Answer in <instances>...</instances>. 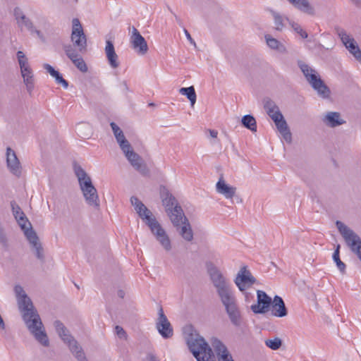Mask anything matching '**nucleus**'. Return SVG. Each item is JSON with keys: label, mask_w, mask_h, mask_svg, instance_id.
Wrapping results in <instances>:
<instances>
[{"label": "nucleus", "mask_w": 361, "mask_h": 361, "mask_svg": "<svg viewBox=\"0 0 361 361\" xmlns=\"http://www.w3.org/2000/svg\"><path fill=\"white\" fill-rule=\"evenodd\" d=\"M147 360L148 361H159L153 354L147 355Z\"/></svg>", "instance_id": "obj_49"}, {"label": "nucleus", "mask_w": 361, "mask_h": 361, "mask_svg": "<svg viewBox=\"0 0 361 361\" xmlns=\"http://www.w3.org/2000/svg\"><path fill=\"white\" fill-rule=\"evenodd\" d=\"M160 192L163 205L165 207L173 225L177 228H180L179 233L184 240L192 241L193 239L192 230L176 199L165 187H162Z\"/></svg>", "instance_id": "obj_2"}, {"label": "nucleus", "mask_w": 361, "mask_h": 361, "mask_svg": "<svg viewBox=\"0 0 361 361\" xmlns=\"http://www.w3.org/2000/svg\"><path fill=\"white\" fill-rule=\"evenodd\" d=\"M54 327L64 343H67L70 351L78 360V361H88L85 354L78 341L69 334L68 330L62 322L56 320L54 323Z\"/></svg>", "instance_id": "obj_9"}, {"label": "nucleus", "mask_w": 361, "mask_h": 361, "mask_svg": "<svg viewBox=\"0 0 361 361\" xmlns=\"http://www.w3.org/2000/svg\"><path fill=\"white\" fill-rule=\"evenodd\" d=\"M242 125L252 132L257 131V122L253 116L247 114L244 116L241 120Z\"/></svg>", "instance_id": "obj_31"}, {"label": "nucleus", "mask_w": 361, "mask_h": 361, "mask_svg": "<svg viewBox=\"0 0 361 361\" xmlns=\"http://www.w3.org/2000/svg\"><path fill=\"white\" fill-rule=\"evenodd\" d=\"M350 40H355L353 38H350ZM351 41L349 40L348 44H350Z\"/></svg>", "instance_id": "obj_54"}, {"label": "nucleus", "mask_w": 361, "mask_h": 361, "mask_svg": "<svg viewBox=\"0 0 361 361\" xmlns=\"http://www.w3.org/2000/svg\"><path fill=\"white\" fill-rule=\"evenodd\" d=\"M104 51L110 66L112 68H117L120 65L118 61V56L115 51L114 44L111 40L106 41V47Z\"/></svg>", "instance_id": "obj_24"}, {"label": "nucleus", "mask_w": 361, "mask_h": 361, "mask_svg": "<svg viewBox=\"0 0 361 361\" xmlns=\"http://www.w3.org/2000/svg\"><path fill=\"white\" fill-rule=\"evenodd\" d=\"M20 24H18L20 26L23 25L28 30H32L33 28V24L32 21L25 16H20Z\"/></svg>", "instance_id": "obj_40"}, {"label": "nucleus", "mask_w": 361, "mask_h": 361, "mask_svg": "<svg viewBox=\"0 0 361 361\" xmlns=\"http://www.w3.org/2000/svg\"><path fill=\"white\" fill-rule=\"evenodd\" d=\"M338 35L345 46H346L348 44L349 40L350 41L351 37L347 34V32L344 30H341L338 32Z\"/></svg>", "instance_id": "obj_41"}, {"label": "nucleus", "mask_w": 361, "mask_h": 361, "mask_svg": "<svg viewBox=\"0 0 361 361\" xmlns=\"http://www.w3.org/2000/svg\"><path fill=\"white\" fill-rule=\"evenodd\" d=\"M276 49L281 53L286 54L288 52L286 47L281 43L279 44V46L276 48Z\"/></svg>", "instance_id": "obj_47"}, {"label": "nucleus", "mask_w": 361, "mask_h": 361, "mask_svg": "<svg viewBox=\"0 0 361 361\" xmlns=\"http://www.w3.org/2000/svg\"><path fill=\"white\" fill-rule=\"evenodd\" d=\"M216 192L227 199H231L236 192V188L228 185L221 175L216 185Z\"/></svg>", "instance_id": "obj_23"}, {"label": "nucleus", "mask_w": 361, "mask_h": 361, "mask_svg": "<svg viewBox=\"0 0 361 361\" xmlns=\"http://www.w3.org/2000/svg\"><path fill=\"white\" fill-rule=\"evenodd\" d=\"M18 309L26 326L35 339L42 345H49V338L44 329L40 317L35 308L31 299L27 296L23 288L20 285L14 287Z\"/></svg>", "instance_id": "obj_1"}, {"label": "nucleus", "mask_w": 361, "mask_h": 361, "mask_svg": "<svg viewBox=\"0 0 361 361\" xmlns=\"http://www.w3.org/2000/svg\"><path fill=\"white\" fill-rule=\"evenodd\" d=\"M71 61L81 72L85 73L87 71V66L81 56L71 59Z\"/></svg>", "instance_id": "obj_36"}, {"label": "nucleus", "mask_w": 361, "mask_h": 361, "mask_svg": "<svg viewBox=\"0 0 361 361\" xmlns=\"http://www.w3.org/2000/svg\"><path fill=\"white\" fill-rule=\"evenodd\" d=\"M17 57L18 60V63L20 65L21 72L27 71V68H29V64L27 63V60L25 57V55L22 51H18L17 52Z\"/></svg>", "instance_id": "obj_34"}, {"label": "nucleus", "mask_w": 361, "mask_h": 361, "mask_svg": "<svg viewBox=\"0 0 361 361\" xmlns=\"http://www.w3.org/2000/svg\"><path fill=\"white\" fill-rule=\"evenodd\" d=\"M323 123L329 128H336L345 123L339 112L328 111L322 118Z\"/></svg>", "instance_id": "obj_21"}, {"label": "nucleus", "mask_w": 361, "mask_h": 361, "mask_svg": "<svg viewBox=\"0 0 361 361\" xmlns=\"http://www.w3.org/2000/svg\"><path fill=\"white\" fill-rule=\"evenodd\" d=\"M115 331H116V334H117V336L120 338H126L127 335H126V332L124 331V329L120 326H116L115 327Z\"/></svg>", "instance_id": "obj_43"}, {"label": "nucleus", "mask_w": 361, "mask_h": 361, "mask_svg": "<svg viewBox=\"0 0 361 361\" xmlns=\"http://www.w3.org/2000/svg\"><path fill=\"white\" fill-rule=\"evenodd\" d=\"M291 4H293L299 11L310 15H315V9L312 6L308 0H288Z\"/></svg>", "instance_id": "obj_27"}, {"label": "nucleus", "mask_w": 361, "mask_h": 361, "mask_svg": "<svg viewBox=\"0 0 361 361\" xmlns=\"http://www.w3.org/2000/svg\"><path fill=\"white\" fill-rule=\"evenodd\" d=\"M298 66L311 87L322 99H329L331 95L329 87L322 80L317 71L307 64L299 61Z\"/></svg>", "instance_id": "obj_7"}, {"label": "nucleus", "mask_w": 361, "mask_h": 361, "mask_svg": "<svg viewBox=\"0 0 361 361\" xmlns=\"http://www.w3.org/2000/svg\"><path fill=\"white\" fill-rule=\"evenodd\" d=\"M26 85V87H27V92L31 94L33 88H34V82H33V80L32 81H28V82H24Z\"/></svg>", "instance_id": "obj_45"}, {"label": "nucleus", "mask_w": 361, "mask_h": 361, "mask_svg": "<svg viewBox=\"0 0 361 361\" xmlns=\"http://www.w3.org/2000/svg\"><path fill=\"white\" fill-rule=\"evenodd\" d=\"M184 32H185V35L187 39L190 41V42L192 44H193L195 47H196V43L194 41V39L192 38V37H191L190 34L189 33V32L186 29H184Z\"/></svg>", "instance_id": "obj_46"}, {"label": "nucleus", "mask_w": 361, "mask_h": 361, "mask_svg": "<svg viewBox=\"0 0 361 361\" xmlns=\"http://www.w3.org/2000/svg\"><path fill=\"white\" fill-rule=\"evenodd\" d=\"M340 248L341 245H338L333 254V259L336 262L338 269L342 274L345 273V264L340 259Z\"/></svg>", "instance_id": "obj_32"}, {"label": "nucleus", "mask_w": 361, "mask_h": 361, "mask_svg": "<svg viewBox=\"0 0 361 361\" xmlns=\"http://www.w3.org/2000/svg\"><path fill=\"white\" fill-rule=\"evenodd\" d=\"M11 206L13 216L22 230H23L24 234L31 245L37 258L42 262H44V255L43 247L36 232L32 229L31 224L29 222L26 216L16 202L12 201L11 202Z\"/></svg>", "instance_id": "obj_4"}, {"label": "nucleus", "mask_w": 361, "mask_h": 361, "mask_svg": "<svg viewBox=\"0 0 361 361\" xmlns=\"http://www.w3.org/2000/svg\"><path fill=\"white\" fill-rule=\"evenodd\" d=\"M290 25L293 27L295 32H296L300 36L303 38L306 39L308 37V35L306 31H305L302 27L297 23L290 21Z\"/></svg>", "instance_id": "obj_37"}, {"label": "nucleus", "mask_w": 361, "mask_h": 361, "mask_svg": "<svg viewBox=\"0 0 361 361\" xmlns=\"http://www.w3.org/2000/svg\"><path fill=\"white\" fill-rule=\"evenodd\" d=\"M156 327L164 338H169L173 336V331L171 323L165 315L163 308L159 306L158 310V318L156 322Z\"/></svg>", "instance_id": "obj_14"}, {"label": "nucleus", "mask_w": 361, "mask_h": 361, "mask_svg": "<svg viewBox=\"0 0 361 361\" xmlns=\"http://www.w3.org/2000/svg\"><path fill=\"white\" fill-rule=\"evenodd\" d=\"M128 161L130 163L131 166L138 172L142 175H147L149 173V169L147 165L143 161L142 157L135 152L132 146L128 147L122 150Z\"/></svg>", "instance_id": "obj_12"}, {"label": "nucleus", "mask_w": 361, "mask_h": 361, "mask_svg": "<svg viewBox=\"0 0 361 361\" xmlns=\"http://www.w3.org/2000/svg\"><path fill=\"white\" fill-rule=\"evenodd\" d=\"M355 4H359L361 2V0H352Z\"/></svg>", "instance_id": "obj_52"}, {"label": "nucleus", "mask_w": 361, "mask_h": 361, "mask_svg": "<svg viewBox=\"0 0 361 361\" xmlns=\"http://www.w3.org/2000/svg\"><path fill=\"white\" fill-rule=\"evenodd\" d=\"M345 47L361 63V51L355 41L351 40L350 44H348Z\"/></svg>", "instance_id": "obj_33"}, {"label": "nucleus", "mask_w": 361, "mask_h": 361, "mask_svg": "<svg viewBox=\"0 0 361 361\" xmlns=\"http://www.w3.org/2000/svg\"><path fill=\"white\" fill-rule=\"evenodd\" d=\"M130 43L132 44V47L139 54L144 55L148 51V46L145 39L140 35L139 31L135 27H133Z\"/></svg>", "instance_id": "obj_19"}, {"label": "nucleus", "mask_w": 361, "mask_h": 361, "mask_svg": "<svg viewBox=\"0 0 361 361\" xmlns=\"http://www.w3.org/2000/svg\"><path fill=\"white\" fill-rule=\"evenodd\" d=\"M336 228L343 238L346 245L350 250L355 253L361 261V238L350 228L341 221H336Z\"/></svg>", "instance_id": "obj_10"}, {"label": "nucleus", "mask_w": 361, "mask_h": 361, "mask_svg": "<svg viewBox=\"0 0 361 361\" xmlns=\"http://www.w3.org/2000/svg\"><path fill=\"white\" fill-rule=\"evenodd\" d=\"M274 123H275L277 130L281 133L283 138L287 142L290 143L292 141V135L283 116L282 118H278V121H274Z\"/></svg>", "instance_id": "obj_25"}, {"label": "nucleus", "mask_w": 361, "mask_h": 361, "mask_svg": "<svg viewBox=\"0 0 361 361\" xmlns=\"http://www.w3.org/2000/svg\"><path fill=\"white\" fill-rule=\"evenodd\" d=\"M319 47L322 49L324 48V46L322 44H319Z\"/></svg>", "instance_id": "obj_55"}, {"label": "nucleus", "mask_w": 361, "mask_h": 361, "mask_svg": "<svg viewBox=\"0 0 361 361\" xmlns=\"http://www.w3.org/2000/svg\"><path fill=\"white\" fill-rule=\"evenodd\" d=\"M121 85H122V87H123V91H124V92H128V90H129V88H128V85H127L126 81H125V80H124V81H123V82H121Z\"/></svg>", "instance_id": "obj_50"}, {"label": "nucleus", "mask_w": 361, "mask_h": 361, "mask_svg": "<svg viewBox=\"0 0 361 361\" xmlns=\"http://www.w3.org/2000/svg\"><path fill=\"white\" fill-rule=\"evenodd\" d=\"M63 48L66 56L70 60L81 56V54L86 51L80 50L79 47H77L73 44H65Z\"/></svg>", "instance_id": "obj_29"}, {"label": "nucleus", "mask_w": 361, "mask_h": 361, "mask_svg": "<svg viewBox=\"0 0 361 361\" xmlns=\"http://www.w3.org/2000/svg\"><path fill=\"white\" fill-rule=\"evenodd\" d=\"M272 300L264 291L258 290L257 291V303L251 305L250 308L255 314H264L269 311Z\"/></svg>", "instance_id": "obj_16"}, {"label": "nucleus", "mask_w": 361, "mask_h": 361, "mask_svg": "<svg viewBox=\"0 0 361 361\" xmlns=\"http://www.w3.org/2000/svg\"><path fill=\"white\" fill-rule=\"evenodd\" d=\"M21 74L23 78L24 82L33 80V75L30 68H27V71L25 72H21Z\"/></svg>", "instance_id": "obj_42"}, {"label": "nucleus", "mask_w": 361, "mask_h": 361, "mask_svg": "<svg viewBox=\"0 0 361 361\" xmlns=\"http://www.w3.org/2000/svg\"><path fill=\"white\" fill-rule=\"evenodd\" d=\"M209 135L212 137L216 138L218 135V132L215 130H209Z\"/></svg>", "instance_id": "obj_48"}, {"label": "nucleus", "mask_w": 361, "mask_h": 361, "mask_svg": "<svg viewBox=\"0 0 361 361\" xmlns=\"http://www.w3.org/2000/svg\"><path fill=\"white\" fill-rule=\"evenodd\" d=\"M245 297L247 298V293H245Z\"/></svg>", "instance_id": "obj_57"}, {"label": "nucleus", "mask_w": 361, "mask_h": 361, "mask_svg": "<svg viewBox=\"0 0 361 361\" xmlns=\"http://www.w3.org/2000/svg\"><path fill=\"white\" fill-rule=\"evenodd\" d=\"M110 126L121 149L130 147L131 145L126 138L123 130L114 122H111Z\"/></svg>", "instance_id": "obj_26"}, {"label": "nucleus", "mask_w": 361, "mask_h": 361, "mask_svg": "<svg viewBox=\"0 0 361 361\" xmlns=\"http://www.w3.org/2000/svg\"><path fill=\"white\" fill-rule=\"evenodd\" d=\"M43 68L53 77L58 84H61L64 88L68 87V82L62 77L60 73L56 71L51 65L44 63Z\"/></svg>", "instance_id": "obj_28"}, {"label": "nucleus", "mask_w": 361, "mask_h": 361, "mask_svg": "<svg viewBox=\"0 0 361 361\" xmlns=\"http://www.w3.org/2000/svg\"><path fill=\"white\" fill-rule=\"evenodd\" d=\"M71 41L74 46L79 47L80 50H86L87 38L78 18H74L73 20Z\"/></svg>", "instance_id": "obj_13"}, {"label": "nucleus", "mask_w": 361, "mask_h": 361, "mask_svg": "<svg viewBox=\"0 0 361 361\" xmlns=\"http://www.w3.org/2000/svg\"><path fill=\"white\" fill-rule=\"evenodd\" d=\"M231 322L235 326H240L242 323V316L238 307L236 298L231 288L217 293Z\"/></svg>", "instance_id": "obj_8"}, {"label": "nucleus", "mask_w": 361, "mask_h": 361, "mask_svg": "<svg viewBox=\"0 0 361 361\" xmlns=\"http://www.w3.org/2000/svg\"><path fill=\"white\" fill-rule=\"evenodd\" d=\"M125 295V293L123 290H120L118 291V296L121 298H123Z\"/></svg>", "instance_id": "obj_51"}, {"label": "nucleus", "mask_w": 361, "mask_h": 361, "mask_svg": "<svg viewBox=\"0 0 361 361\" xmlns=\"http://www.w3.org/2000/svg\"><path fill=\"white\" fill-rule=\"evenodd\" d=\"M174 16H175L176 19L178 20L177 16L176 14H174Z\"/></svg>", "instance_id": "obj_56"}, {"label": "nucleus", "mask_w": 361, "mask_h": 361, "mask_svg": "<svg viewBox=\"0 0 361 361\" xmlns=\"http://www.w3.org/2000/svg\"><path fill=\"white\" fill-rule=\"evenodd\" d=\"M265 39L267 45L269 46V48L272 49H276V48L279 46V44L281 43L279 40L272 37L269 35H266Z\"/></svg>", "instance_id": "obj_39"}, {"label": "nucleus", "mask_w": 361, "mask_h": 361, "mask_svg": "<svg viewBox=\"0 0 361 361\" xmlns=\"http://www.w3.org/2000/svg\"><path fill=\"white\" fill-rule=\"evenodd\" d=\"M263 105L267 114L273 121H278V118H282L283 114L274 101L269 97H266L263 99Z\"/></svg>", "instance_id": "obj_20"}, {"label": "nucleus", "mask_w": 361, "mask_h": 361, "mask_svg": "<svg viewBox=\"0 0 361 361\" xmlns=\"http://www.w3.org/2000/svg\"><path fill=\"white\" fill-rule=\"evenodd\" d=\"M265 345L271 350H276L282 345V340L279 337H275L273 339L265 340Z\"/></svg>", "instance_id": "obj_35"}, {"label": "nucleus", "mask_w": 361, "mask_h": 361, "mask_svg": "<svg viewBox=\"0 0 361 361\" xmlns=\"http://www.w3.org/2000/svg\"><path fill=\"white\" fill-rule=\"evenodd\" d=\"M130 203L134 207L139 217L147 225L157 240L166 251L171 250V243L169 235L157 221L152 212L135 196L130 197Z\"/></svg>", "instance_id": "obj_3"}, {"label": "nucleus", "mask_w": 361, "mask_h": 361, "mask_svg": "<svg viewBox=\"0 0 361 361\" xmlns=\"http://www.w3.org/2000/svg\"><path fill=\"white\" fill-rule=\"evenodd\" d=\"M186 342L190 351L197 361H216L212 348L196 331H192L188 334Z\"/></svg>", "instance_id": "obj_6"}, {"label": "nucleus", "mask_w": 361, "mask_h": 361, "mask_svg": "<svg viewBox=\"0 0 361 361\" xmlns=\"http://www.w3.org/2000/svg\"><path fill=\"white\" fill-rule=\"evenodd\" d=\"M6 155V165L9 171L15 176L20 177L22 173V166L16 152L8 147Z\"/></svg>", "instance_id": "obj_17"}, {"label": "nucleus", "mask_w": 361, "mask_h": 361, "mask_svg": "<svg viewBox=\"0 0 361 361\" xmlns=\"http://www.w3.org/2000/svg\"><path fill=\"white\" fill-rule=\"evenodd\" d=\"M179 92L181 94L186 96L187 98L190 100L191 106H194L196 102L197 95L195 87L193 86L182 87L179 90Z\"/></svg>", "instance_id": "obj_30"}, {"label": "nucleus", "mask_w": 361, "mask_h": 361, "mask_svg": "<svg viewBox=\"0 0 361 361\" xmlns=\"http://www.w3.org/2000/svg\"><path fill=\"white\" fill-rule=\"evenodd\" d=\"M210 343L216 354L218 361H234L226 346L219 338L212 337Z\"/></svg>", "instance_id": "obj_18"}, {"label": "nucleus", "mask_w": 361, "mask_h": 361, "mask_svg": "<svg viewBox=\"0 0 361 361\" xmlns=\"http://www.w3.org/2000/svg\"><path fill=\"white\" fill-rule=\"evenodd\" d=\"M207 271L216 293L231 288L228 280L216 267L211 265Z\"/></svg>", "instance_id": "obj_11"}, {"label": "nucleus", "mask_w": 361, "mask_h": 361, "mask_svg": "<svg viewBox=\"0 0 361 361\" xmlns=\"http://www.w3.org/2000/svg\"><path fill=\"white\" fill-rule=\"evenodd\" d=\"M73 169L86 203L90 207L99 209L100 201L97 190L92 184L91 178L81 166L78 164H74Z\"/></svg>", "instance_id": "obj_5"}, {"label": "nucleus", "mask_w": 361, "mask_h": 361, "mask_svg": "<svg viewBox=\"0 0 361 361\" xmlns=\"http://www.w3.org/2000/svg\"><path fill=\"white\" fill-rule=\"evenodd\" d=\"M234 282L241 292H245L247 288L255 283L257 280L246 267H243L237 274Z\"/></svg>", "instance_id": "obj_15"}, {"label": "nucleus", "mask_w": 361, "mask_h": 361, "mask_svg": "<svg viewBox=\"0 0 361 361\" xmlns=\"http://www.w3.org/2000/svg\"><path fill=\"white\" fill-rule=\"evenodd\" d=\"M273 16L274 18V24L276 25L275 28L276 30L281 31L283 27V23L282 16L276 12H272Z\"/></svg>", "instance_id": "obj_38"}, {"label": "nucleus", "mask_w": 361, "mask_h": 361, "mask_svg": "<svg viewBox=\"0 0 361 361\" xmlns=\"http://www.w3.org/2000/svg\"><path fill=\"white\" fill-rule=\"evenodd\" d=\"M271 314L277 317H284L288 314V310L282 298L275 295L271 302Z\"/></svg>", "instance_id": "obj_22"}, {"label": "nucleus", "mask_w": 361, "mask_h": 361, "mask_svg": "<svg viewBox=\"0 0 361 361\" xmlns=\"http://www.w3.org/2000/svg\"><path fill=\"white\" fill-rule=\"evenodd\" d=\"M149 106H154V103H149Z\"/></svg>", "instance_id": "obj_53"}, {"label": "nucleus", "mask_w": 361, "mask_h": 361, "mask_svg": "<svg viewBox=\"0 0 361 361\" xmlns=\"http://www.w3.org/2000/svg\"><path fill=\"white\" fill-rule=\"evenodd\" d=\"M14 16L18 24H20V16H25L21 10L18 8H15L14 10Z\"/></svg>", "instance_id": "obj_44"}]
</instances>
